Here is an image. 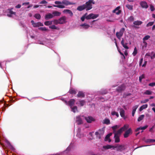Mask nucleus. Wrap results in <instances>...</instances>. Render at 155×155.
<instances>
[{"instance_id":"1","label":"nucleus","mask_w":155,"mask_h":155,"mask_svg":"<svg viewBox=\"0 0 155 155\" xmlns=\"http://www.w3.org/2000/svg\"><path fill=\"white\" fill-rule=\"evenodd\" d=\"M129 125L128 124H125L124 127L118 130L117 133L114 134V138H115V141L116 143H118L120 141L119 137L121 133L127 129Z\"/></svg>"},{"instance_id":"2","label":"nucleus","mask_w":155,"mask_h":155,"mask_svg":"<svg viewBox=\"0 0 155 155\" xmlns=\"http://www.w3.org/2000/svg\"><path fill=\"white\" fill-rule=\"evenodd\" d=\"M55 4L58 5H54L53 6L59 8H65L64 5H69L74 4V3L69 2L67 0H63L62 2L56 1L54 2Z\"/></svg>"},{"instance_id":"3","label":"nucleus","mask_w":155,"mask_h":155,"mask_svg":"<svg viewBox=\"0 0 155 155\" xmlns=\"http://www.w3.org/2000/svg\"><path fill=\"white\" fill-rule=\"evenodd\" d=\"M103 148L105 149H111L112 150H115L116 149L117 151H121L124 149V146L122 145L112 146L107 145L104 146Z\"/></svg>"},{"instance_id":"4","label":"nucleus","mask_w":155,"mask_h":155,"mask_svg":"<svg viewBox=\"0 0 155 155\" xmlns=\"http://www.w3.org/2000/svg\"><path fill=\"white\" fill-rule=\"evenodd\" d=\"M95 3V2L92 0H89L88 1L86 2L85 5L86 10L91 9L92 8V5L94 4Z\"/></svg>"},{"instance_id":"5","label":"nucleus","mask_w":155,"mask_h":155,"mask_svg":"<svg viewBox=\"0 0 155 155\" xmlns=\"http://www.w3.org/2000/svg\"><path fill=\"white\" fill-rule=\"evenodd\" d=\"M125 30L124 28H122L119 32H117L116 33V35L117 37L119 39H120L121 37L123 35V33Z\"/></svg>"},{"instance_id":"6","label":"nucleus","mask_w":155,"mask_h":155,"mask_svg":"<svg viewBox=\"0 0 155 155\" xmlns=\"http://www.w3.org/2000/svg\"><path fill=\"white\" fill-rule=\"evenodd\" d=\"M98 16V15L97 14H94L93 13H91L88 15H87L86 17V18L87 19H94L97 18Z\"/></svg>"},{"instance_id":"7","label":"nucleus","mask_w":155,"mask_h":155,"mask_svg":"<svg viewBox=\"0 0 155 155\" xmlns=\"http://www.w3.org/2000/svg\"><path fill=\"white\" fill-rule=\"evenodd\" d=\"M84 118L83 116H78L76 117V121L78 124H82V120Z\"/></svg>"},{"instance_id":"8","label":"nucleus","mask_w":155,"mask_h":155,"mask_svg":"<svg viewBox=\"0 0 155 155\" xmlns=\"http://www.w3.org/2000/svg\"><path fill=\"white\" fill-rule=\"evenodd\" d=\"M31 23L33 26L34 27H38L39 26H43V24L41 23L40 22L35 23L33 20L31 21Z\"/></svg>"},{"instance_id":"9","label":"nucleus","mask_w":155,"mask_h":155,"mask_svg":"<svg viewBox=\"0 0 155 155\" xmlns=\"http://www.w3.org/2000/svg\"><path fill=\"white\" fill-rule=\"evenodd\" d=\"M120 110V114L121 117L124 118V119H125V111L122 108H121L118 107L117 108V110Z\"/></svg>"},{"instance_id":"10","label":"nucleus","mask_w":155,"mask_h":155,"mask_svg":"<svg viewBox=\"0 0 155 155\" xmlns=\"http://www.w3.org/2000/svg\"><path fill=\"white\" fill-rule=\"evenodd\" d=\"M120 7L118 6L113 11L114 13H115L116 15H118L121 12V10L120 9Z\"/></svg>"},{"instance_id":"11","label":"nucleus","mask_w":155,"mask_h":155,"mask_svg":"<svg viewBox=\"0 0 155 155\" xmlns=\"http://www.w3.org/2000/svg\"><path fill=\"white\" fill-rule=\"evenodd\" d=\"M75 102V101L74 99H71L69 101L68 103L66 101H64L65 103L66 104H68L71 107H72L73 106Z\"/></svg>"},{"instance_id":"12","label":"nucleus","mask_w":155,"mask_h":155,"mask_svg":"<svg viewBox=\"0 0 155 155\" xmlns=\"http://www.w3.org/2000/svg\"><path fill=\"white\" fill-rule=\"evenodd\" d=\"M66 18L65 16H63L58 19L59 24H63L66 23Z\"/></svg>"},{"instance_id":"13","label":"nucleus","mask_w":155,"mask_h":155,"mask_svg":"<svg viewBox=\"0 0 155 155\" xmlns=\"http://www.w3.org/2000/svg\"><path fill=\"white\" fill-rule=\"evenodd\" d=\"M84 118L87 122L89 123H91L94 120V119L91 116L85 117Z\"/></svg>"},{"instance_id":"14","label":"nucleus","mask_w":155,"mask_h":155,"mask_svg":"<svg viewBox=\"0 0 155 155\" xmlns=\"http://www.w3.org/2000/svg\"><path fill=\"white\" fill-rule=\"evenodd\" d=\"M140 4L141 6L143 8H147L148 7L147 3L145 2H141Z\"/></svg>"},{"instance_id":"15","label":"nucleus","mask_w":155,"mask_h":155,"mask_svg":"<svg viewBox=\"0 0 155 155\" xmlns=\"http://www.w3.org/2000/svg\"><path fill=\"white\" fill-rule=\"evenodd\" d=\"M112 133H110L109 134H107L105 137L104 140L106 141H108V142H110L111 140L110 139V137L112 135Z\"/></svg>"},{"instance_id":"16","label":"nucleus","mask_w":155,"mask_h":155,"mask_svg":"<svg viewBox=\"0 0 155 155\" xmlns=\"http://www.w3.org/2000/svg\"><path fill=\"white\" fill-rule=\"evenodd\" d=\"M12 9L13 8H12L11 9H8V12H9V14H7V15L9 17H11L12 15H15V13L12 11Z\"/></svg>"},{"instance_id":"17","label":"nucleus","mask_w":155,"mask_h":155,"mask_svg":"<svg viewBox=\"0 0 155 155\" xmlns=\"http://www.w3.org/2000/svg\"><path fill=\"white\" fill-rule=\"evenodd\" d=\"M131 132V130L130 128L129 129L127 130L124 135V137L125 138L127 137H128L129 134H130Z\"/></svg>"},{"instance_id":"18","label":"nucleus","mask_w":155,"mask_h":155,"mask_svg":"<svg viewBox=\"0 0 155 155\" xmlns=\"http://www.w3.org/2000/svg\"><path fill=\"white\" fill-rule=\"evenodd\" d=\"M121 44L124 48L127 49H128V47L127 46V43L125 42V40L123 39L121 41Z\"/></svg>"},{"instance_id":"19","label":"nucleus","mask_w":155,"mask_h":155,"mask_svg":"<svg viewBox=\"0 0 155 155\" xmlns=\"http://www.w3.org/2000/svg\"><path fill=\"white\" fill-rule=\"evenodd\" d=\"M120 127L119 125H116L112 127V128L113 130L114 134L117 133L118 131H116V129L119 128Z\"/></svg>"},{"instance_id":"20","label":"nucleus","mask_w":155,"mask_h":155,"mask_svg":"<svg viewBox=\"0 0 155 155\" xmlns=\"http://www.w3.org/2000/svg\"><path fill=\"white\" fill-rule=\"evenodd\" d=\"M63 12L65 13L68 14L71 16H72L73 15V14L71 10L68 9L64 10L63 11Z\"/></svg>"},{"instance_id":"21","label":"nucleus","mask_w":155,"mask_h":155,"mask_svg":"<svg viewBox=\"0 0 155 155\" xmlns=\"http://www.w3.org/2000/svg\"><path fill=\"white\" fill-rule=\"evenodd\" d=\"M54 17V15L52 14L49 13L46 15L45 16V18L46 20L48 19L53 18Z\"/></svg>"},{"instance_id":"22","label":"nucleus","mask_w":155,"mask_h":155,"mask_svg":"<svg viewBox=\"0 0 155 155\" xmlns=\"http://www.w3.org/2000/svg\"><path fill=\"white\" fill-rule=\"evenodd\" d=\"M86 9V7L85 6V5H82L80 6H78L77 8V9L79 11H81Z\"/></svg>"},{"instance_id":"23","label":"nucleus","mask_w":155,"mask_h":155,"mask_svg":"<svg viewBox=\"0 0 155 155\" xmlns=\"http://www.w3.org/2000/svg\"><path fill=\"white\" fill-rule=\"evenodd\" d=\"M138 105H136L133 107V110L132 112V115L133 116H134L136 109L138 107Z\"/></svg>"},{"instance_id":"24","label":"nucleus","mask_w":155,"mask_h":155,"mask_svg":"<svg viewBox=\"0 0 155 155\" xmlns=\"http://www.w3.org/2000/svg\"><path fill=\"white\" fill-rule=\"evenodd\" d=\"M150 38V36L149 35H147L145 36L143 38V43L146 46L147 44L146 42L145 41L148 39Z\"/></svg>"},{"instance_id":"25","label":"nucleus","mask_w":155,"mask_h":155,"mask_svg":"<svg viewBox=\"0 0 155 155\" xmlns=\"http://www.w3.org/2000/svg\"><path fill=\"white\" fill-rule=\"evenodd\" d=\"M142 23V22L141 21L137 20L134 21L133 24L134 25H140Z\"/></svg>"},{"instance_id":"26","label":"nucleus","mask_w":155,"mask_h":155,"mask_svg":"<svg viewBox=\"0 0 155 155\" xmlns=\"http://www.w3.org/2000/svg\"><path fill=\"white\" fill-rule=\"evenodd\" d=\"M102 134L101 131L99 130L98 131L96 132L95 133V134L96 135L97 137H98L99 139L101 138V134Z\"/></svg>"},{"instance_id":"27","label":"nucleus","mask_w":155,"mask_h":155,"mask_svg":"<svg viewBox=\"0 0 155 155\" xmlns=\"http://www.w3.org/2000/svg\"><path fill=\"white\" fill-rule=\"evenodd\" d=\"M148 107V105L147 104H144L142 105L139 108V111H141L143 109H146Z\"/></svg>"},{"instance_id":"28","label":"nucleus","mask_w":155,"mask_h":155,"mask_svg":"<svg viewBox=\"0 0 155 155\" xmlns=\"http://www.w3.org/2000/svg\"><path fill=\"white\" fill-rule=\"evenodd\" d=\"M52 14L54 15V17L55 16H60L61 14V13L58 11H54L52 12Z\"/></svg>"},{"instance_id":"29","label":"nucleus","mask_w":155,"mask_h":155,"mask_svg":"<svg viewBox=\"0 0 155 155\" xmlns=\"http://www.w3.org/2000/svg\"><path fill=\"white\" fill-rule=\"evenodd\" d=\"M53 21H47L45 22V25L47 26L51 25L53 24Z\"/></svg>"},{"instance_id":"30","label":"nucleus","mask_w":155,"mask_h":155,"mask_svg":"<svg viewBox=\"0 0 155 155\" xmlns=\"http://www.w3.org/2000/svg\"><path fill=\"white\" fill-rule=\"evenodd\" d=\"M80 26L83 27V28L85 29H87L90 27V26L86 24H82L80 25Z\"/></svg>"},{"instance_id":"31","label":"nucleus","mask_w":155,"mask_h":155,"mask_svg":"<svg viewBox=\"0 0 155 155\" xmlns=\"http://www.w3.org/2000/svg\"><path fill=\"white\" fill-rule=\"evenodd\" d=\"M78 97H84V94L82 92H79L77 94Z\"/></svg>"},{"instance_id":"32","label":"nucleus","mask_w":155,"mask_h":155,"mask_svg":"<svg viewBox=\"0 0 155 155\" xmlns=\"http://www.w3.org/2000/svg\"><path fill=\"white\" fill-rule=\"evenodd\" d=\"M103 123L107 124H110V120L108 119H105L104 120Z\"/></svg>"},{"instance_id":"33","label":"nucleus","mask_w":155,"mask_h":155,"mask_svg":"<svg viewBox=\"0 0 155 155\" xmlns=\"http://www.w3.org/2000/svg\"><path fill=\"white\" fill-rule=\"evenodd\" d=\"M111 114L112 115H116L117 117L119 116L118 113L115 111H112L111 112Z\"/></svg>"},{"instance_id":"34","label":"nucleus","mask_w":155,"mask_h":155,"mask_svg":"<svg viewBox=\"0 0 155 155\" xmlns=\"http://www.w3.org/2000/svg\"><path fill=\"white\" fill-rule=\"evenodd\" d=\"M71 108L72 111L74 113H75L78 111L77 108L76 106H74L73 107H72Z\"/></svg>"},{"instance_id":"35","label":"nucleus","mask_w":155,"mask_h":155,"mask_svg":"<svg viewBox=\"0 0 155 155\" xmlns=\"http://www.w3.org/2000/svg\"><path fill=\"white\" fill-rule=\"evenodd\" d=\"M144 115H140L138 117L137 120L138 121H140L142 120H143L144 118Z\"/></svg>"},{"instance_id":"36","label":"nucleus","mask_w":155,"mask_h":155,"mask_svg":"<svg viewBox=\"0 0 155 155\" xmlns=\"http://www.w3.org/2000/svg\"><path fill=\"white\" fill-rule=\"evenodd\" d=\"M124 89V85H121L120 87H119L117 89L118 91H120Z\"/></svg>"},{"instance_id":"37","label":"nucleus","mask_w":155,"mask_h":155,"mask_svg":"<svg viewBox=\"0 0 155 155\" xmlns=\"http://www.w3.org/2000/svg\"><path fill=\"white\" fill-rule=\"evenodd\" d=\"M34 17L36 19H39L41 18V15L40 14H35L34 15Z\"/></svg>"},{"instance_id":"38","label":"nucleus","mask_w":155,"mask_h":155,"mask_svg":"<svg viewBox=\"0 0 155 155\" xmlns=\"http://www.w3.org/2000/svg\"><path fill=\"white\" fill-rule=\"evenodd\" d=\"M137 53V50L136 47H135L134 51L132 53V54L134 56H135Z\"/></svg>"},{"instance_id":"39","label":"nucleus","mask_w":155,"mask_h":155,"mask_svg":"<svg viewBox=\"0 0 155 155\" xmlns=\"http://www.w3.org/2000/svg\"><path fill=\"white\" fill-rule=\"evenodd\" d=\"M127 8L130 10H131L133 9V7L132 5L127 4L126 5Z\"/></svg>"},{"instance_id":"40","label":"nucleus","mask_w":155,"mask_h":155,"mask_svg":"<svg viewBox=\"0 0 155 155\" xmlns=\"http://www.w3.org/2000/svg\"><path fill=\"white\" fill-rule=\"evenodd\" d=\"M49 28H51L52 29H58V28L55 25H52L50 26L49 27Z\"/></svg>"},{"instance_id":"41","label":"nucleus","mask_w":155,"mask_h":155,"mask_svg":"<svg viewBox=\"0 0 155 155\" xmlns=\"http://www.w3.org/2000/svg\"><path fill=\"white\" fill-rule=\"evenodd\" d=\"M69 92L70 93L72 94H76V92L75 90L72 88L70 89Z\"/></svg>"},{"instance_id":"42","label":"nucleus","mask_w":155,"mask_h":155,"mask_svg":"<svg viewBox=\"0 0 155 155\" xmlns=\"http://www.w3.org/2000/svg\"><path fill=\"white\" fill-rule=\"evenodd\" d=\"M53 21V24L57 25L59 24V21L58 20H54V21Z\"/></svg>"},{"instance_id":"43","label":"nucleus","mask_w":155,"mask_h":155,"mask_svg":"<svg viewBox=\"0 0 155 155\" xmlns=\"http://www.w3.org/2000/svg\"><path fill=\"white\" fill-rule=\"evenodd\" d=\"M152 91L149 90H147L144 92V94L147 95L151 94H152Z\"/></svg>"},{"instance_id":"44","label":"nucleus","mask_w":155,"mask_h":155,"mask_svg":"<svg viewBox=\"0 0 155 155\" xmlns=\"http://www.w3.org/2000/svg\"><path fill=\"white\" fill-rule=\"evenodd\" d=\"M154 23V22H149L148 24H147V27H148L150 26H151Z\"/></svg>"},{"instance_id":"45","label":"nucleus","mask_w":155,"mask_h":155,"mask_svg":"<svg viewBox=\"0 0 155 155\" xmlns=\"http://www.w3.org/2000/svg\"><path fill=\"white\" fill-rule=\"evenodd\" d=\"M87 14H85L84 15H83L81 18V19L82 21H84L86 18V17L87 16Z\"/></svg>"},{"instance_id":"46","label":"nucleus","mask_w":155,"mask_h":155,"mask_svg":"<svg viewBox=\"0 0 155 155\" xmlns=\"http://www.w3.org/2000/svg\"><path fill=\"white\" fill-rule=\"evenodd\" d=\"M149 101V100L148 99H146L144 100L141 101L140 102L142 104L145 103L148 101Z\"/></svg>"},{"instance_id":"47","label":"nucleus","mask_w":155,"mask_h":155,"mask_svg":"<svg viewBox=\"0 0 155 155\" xmlns=\"http://www.w3.org/2000/svg\"><path fill=\"white\" fill-rule=\"evenodd\" d=\"M41 31H47V29L45 27H40L38 28Z\"/></svg>"},{"instance_id":"48","label":"nucleus","mask_w":155,"mask_h":155,"mask_svg":"<svg viewBox=\"0 0 155 155\" xmlns=\"http://www.w3.org/2000/svg\"><path fill=\"white\" fill-rule=\"evenodd\" d=\"M128 20L130 21H133L134 20V18L133 16H131L129 18Z\"/></svg>"},{"instance_id":"49","label":"nucleus","mask_w":155,"mask_h":155,"mask_svg":"<svg viewBox=\"0 0 155 155\" xmlns=\"http://www.w3.org/2000/svg\"><path fill=\"white\" fill-rule=\"evenodd\" d=\"M81 106H83L85 104V101H79Z\"/></svg>"},{"instance_id":"50","label":"nucleus","mask_w":155,"mask_h":155,"mask_svg":"<svg viewBox=\"0 0 155 155\" xmlns=\"http://www.w3.org/2000/svg\"><path fill=\"white\" fill-rule=\"evenodd\" d=\"M47 3H48L47 2L44 0L41 1V2H40V4H47Z\"/></svg>"},{"instance_id":"51","label":"nucleus","mask_w":155,"mask_h":155,"mask_svg":"<svg viewBox=\"0 0 155 155\" xmlns=\"http://www.w3.org/2000/svg\"><path fill=\"white\" fill-rule=\"evenodd\" d=\"M148 127V125H147L143 127H141V130H144L146 129Z\"/></svg>"},{"instance_id":"52","label":"nucleus","mask_w":155,"mask_h":155,"mask_svg":"<svg viewBox=\"0 0 155 155\" xmlns=\"http://www.w3.org/2000/svg\"><path fill=\"white\" fill-rule=\"evenodd\" d=\"M149 85L151 87L155 86V82L150 83L149 84Z\"/></svg>"},{"instance_id":"53","label":"nucleus","mask_w":155,"mask_h":155,"mask_svg":"<svg viewBox=\"0 0 155 155\" xmlns=\"http://www.w3.org/2000/svg\"><path fill=\"white\" fill-rule=\"evenodd\" d=\"M143 58H141V59L140 60V63H139L140 66L142 65V64L143 62Z\"/></svg>"},{"instance_id":"54","label":"nucleus","mask_w":155,"mask_h":155,"mask_svg":"<svg viewBox=\"0 0 155 155\" xmlns=\"http://www.w3.org/2000/svg\"><path fill=\"white\" fill-rule=\"evenodd\" d=\"M150 10L152 11H153L154 10V8L153 6V5H150Z\"/></svg>"},{"instance_id":"55","label":"nucleus","mask_w":155,"mask_h":155,"mask_svg":"<svg viewBox=\"0 0 155 155\" xmlns=\"http://www.w3.org/2000/svg\"><path fill=\"white\" fill-rule=\"evenodd\" d=\"M144 77V75H142L140 77H139V80L140 82L141 81L142 78H143Z\"/></svg>"},{"instance_id":"56","label":"nucleus","mask_w":155,"mask_h":155,"mask_svg":"<svg viewBox=\"0 0 155 155\" xmlns=\"http://www.w3.org/2000/svg\"><path fill=\"white\" fill-rule=\"evenodd\" d=\"M147 61H145L144 62V64H143L142 65H141L142 66V67H145V66H146V65L147 64Z\"/></svg>"},{"instance_id":"57","label":"nucleus","mask_w":155,"mask_h":155,"mask_svg":"<svg viewBox=\"0 0 155 155\" xmlns=\"http://www.w3.org/2000/svg\"><path fill=\"white\" fill-rule=\"evenodd\" d=\"M29 2H25V3H23L22 5H29Z\"/></svg>"},{"instance_id":"58","label":"nucleus","mask_w":155,"mask_h":155,"mask_svg":"<svg viewBox=\"0 0 155 155\" xmlns=\"http://www.w3.org/2000/svg\"><path fill=\"white\" fill-rule=\"evenodd\" d=\"M21 5H20L18 4L15 6V8H21Z\"/></svg>"},{"instance_id":"59","label":"nucleus","mask_w":155,"mask_h":155,"mask_svg":"<svg viewBox=\"0 0 155 155\" xmlns=\"http://www.w3.org/2000/svg\"><path fill=\"white\" fill-rule=\"evenodd\" d=\"M140 130H141V127H139L135 130V131L137 132Z\"/></svg>"},{"instance_id":"60","label":"nucleus","mask_w":155,"mask_h":155,"mask_svg":"<svg viewBox=\"0 0 155 155\" xmlns=\"http://www.w3.org/2000/svg\"><path fill=\"white\" fill-rule=\"evenodd\" d=\"M149 141L150 142H155V140L150 139Z\"/></svg>"},{"instance_id":"61","label":"nucleus","mask_w":155,"mask_h":155,"mask_svg":"<svg viewBox=\"0 0 155 155\" xmlns=\"http://www.w3.org/2000/svg\"><path fill=\"white\" fill-rule=\"evenodd\" d=\"M154 127L153 126L150 129L149 131L151 132H152L153 130Z\"/></svg>"},{"instance_id":"62","label":"nucleus","mask_w":155,"mask_h":155,"mask_svg":"<svg viewBox=\"0 0 155 155\" xmlns=\"http://www.w3.org/2000/svg\"><path fill=\"white\" fill-rule=\"evenodd\" d=\"M39 6V5H35L34 6V8H37Z\"/></svg>"},{"instance_id":"63","label":"nucleus","mask_w":155,"mask_h":155,"mask_svg":"<svg viewBox=\"0 0 155 155\" xmlns=\"http://www.w3.org/2000/svg\"><path fill=\"white\" fill-rule=\"evenodd\" d=\"M77 136L78 137H80H80H81V136H80V134H79V133H77Z\"/></svg>"},{"instance_id":"64","label":"nucleus","mask_w":155,"mask_h":155,"mask_svg":"<svg viewBox=\"0 0 155 155\" xmlns=\"http://www.w3.org/2000/svg\"><path fill=\"white\" fill-rule=\"evenodd\" d=\"M145 56H150V54L149 53H147L146 54Z\"/></svg>"}]
</instances>
